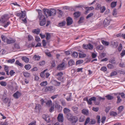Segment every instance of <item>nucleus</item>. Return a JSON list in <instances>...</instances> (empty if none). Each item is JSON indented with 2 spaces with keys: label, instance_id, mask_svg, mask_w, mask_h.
Wrapping results in <instances>:
<instances>
[{
  "label": "nucleus",
  "instance_id": "f257e3e1",
  "mask_svg": "<svg viewBox=\"0 0 125 125\" xmlns=\"http://www.w3.org/2000/svg\"><path fill=\"white\" fill-rule=\"evenodd\" d=\"M44 14L46 17L55 15L56 13V10L52 9L51 10L44 9L43 10Z\"/></svg>",
  "mask_w": 125,
  "mask_h": 125
},
{
  "label": "nucleus",
  "instance_id": "f03ea898",
  "mask_svg": "<svg viewBox=\"0 0 125 125\" xmlns=\"http://www.w3.org/2000/svg\"><path fill=\"white\" fill-rule=\"evenodd\" d=\"M38 13V17L40 21V24L41 26L44 25L46 23L45 18L44 16L42 15V11L40 10H37Z\"/></svg>",
  "mask_w": 125,
  "mask_h": 125
},
{
  "label": "nucleus",
  "instance_id": "7ed1b4c3",
  "mask_svg": "<svg viewBox=\"0 0 125 125\" xmlns=\"http://www.w3.org/2000/svg\"><path fill=\"white\" fill-rule=\"evenodd\" d=\"M67 118L68 119L73 123H75L77 121L78 118L76 116H73L71 113H69L67 115Z\"/></svg>",
  "mask_w": 125,
  "mask_h": 125
},
{
  "label": "nucleus",
  "instance_id": "20e7f679",
  "mask_svg": "<svg viewBox=\"0 0 125 125\" xmlns=\"http://www.w3.org/2000/svg\"><path fill=\"white\" fill-rule=\"evenodd\" d=\"M9 18V17L8 16V15L5 14L1 17L0 21L3 23H4Z\"/></svg>",
  "mask_w": 125,
  "mask_h": 125
},
{
  "label": "nucleus",
  "instance_id": "39448f33",
  "mask_svg": "<svg viewBox=\"0 0 125 125\" xmlns=\"http://www.w3.org/2000/svg\"><path fill=\"white\" fill-rule=\"evenodd\" d=\"M83 47L86 49L92 50L93 48V46L90 43H89L88 44H83Z\"/></svg>",
  "mask_w": 125,
  "mask_h": 125
},
{
  "label": "nucleus",
  "instance_id": "423d86ee",
  "mask_svg": "<svg viewBox=\"0 0 125 125\" xmlns=\"http://www.w3.org/2000/svg\"><path fill=\"white\" fill-rule=\"evenodd\" d=\"M86 101H87L88 104H89L91 105L92 104V101H96V98L95 97H91L89 100L88 99V98H86Z\"/></svg>",
  "mask_w": 125,
  "mask_h": 125
},
{
  "label": "nucleus",
  "instance_id": "0eeeda50",
  "mask_svg": "<svg viewBox=\"0 0 125 125\" xmlns=\"http://www.w3.org/2000/svg\"><path fill=\"white\" fill-rule=\"evenodd\" d=\"M64 64V63L62 62L57 67V69L59 70H62L64 69L65 68Z\"/></svg>",
  "mask_w": 125,
  "mask_h": 125
},
{
  "label": "nucleus",
  "instance_id": "6e6552de",
  "mask_svg": "<svg viewBox=\"0 0 125 125\" xmlns=\"http://www.w3.org/2000/svg\"><path fill=\"white\" fill-rule=\"evenodd\" d=\"M63 74V73L62 72L59 73L57 74L56 75V76L58 77L57 78L58 79L61 81H62L63 79L62 78V77Z\"/></svg>",
  "mask_w": 125,
  "mask_h": 125
},
{
  "label": "nucleus",
  "instance_id": "1a4fd4ad",
  "mask_svg": "<svg viewBox=\"0 0 125 125\" xmlns=\"http://www.w3.org/2000/svg\"><path fill=\"white\" fill-rule=\"evenodd\" d=\"M58 121L59 122H62L63 121V115L61 114H59L57 117Z\"/></svg>",
  "mask_w": 125,
  "mask_h": 125
},
{
  "label": "nucleus",
  "instance_id": "9d476101",
  "mask_svg": "<svg viewBox=\"0 0 125 125\" xmlns=\"http://www.w3.org/2000/svg\"><path fill=\"white\" fill-rule=\"evenodd\" d=\"M15 41V40L10 38L9 39H6V42L8 44H10L14 43Z\"/></svg>",
  "mask_w": 125,
  "mask_h": 125
},
{
  "label": "nucleus",
  "instance_id": "9b49d317",
  "mask_svg": "<svg viewBox=\"0 0 125 125\" xmlns=\"http://www.w3.org/2000/svg\"><path fill=\"white\" fill-rule=\"evenodd\" d=\"M110 20L109 17L107 18L104 21V23L105 25L107 26L109 25L110 22Z\"/></svg>",
  "mask_w": 125,
  "mask_h": 125
},
{
  "label": "nucleus",
  "instance_id": "f8f14e48",
  "mask_svg": "<svg viewBox=\"0 0 125 125\" xmlns=\"http://www.w3.org/2000/svg\"><path fill=\"white\" fill-rule=\"evenodd\" d=\"M53 87L52 86L46 87L43 88L45 92H47L48 91H51L53 90Z\"/></svg>",
  "mask_w": 125,
  "mask_h": 125
},
{
  "label": "nucleus",
  "instance_id": "ddd939ff",
  "mask_svg": "<svg viewBox=\"0 0 125 125\" xmlns=\"http://www.w3.org/2000/svg\"><path fill=\"white\" fill-rule=\"evenodd\" d=\"M21 95V94L18 91L14 94L13 96L14 98L16 99L18 98Z\"/></svg>",
  "mask_w": 125,
  "mask_h": 125
},
{
  "label": "nucleus",
  "instance_id": "4468645a",
  "mask_svg": "<svg viewBox=\"0 0 125 125\" xmlns=\"http://www.w3.org/2000/svg\"><path fill=\"white\" fill-rule=\"evenodd\" d=\"M67 25H70L72 23L73 21L72 19L70 17H68L67 19Z\"/></svg>",
  "mask_w": 125,
  "mask_h": 125
},
{
  "label": "nucleus",
  "instance_id": "2eb2a0df",
  "mask_svg": "<svg viewBox=\"0 0 125 125\" xmlns=\"http://www.w3.org/2000/svg\"><path fill=\"white\" fill-rule=\"evenodd\" d=\"M40 31V30L39 29H35L32 30V31L33 33L37 34H39Z\"/></svg>",
  "mask_w": 125,
  "mask_h": 125
},
{
  "label": "nucleus",
  "instance_id": "dca6fc26",
  "mask_svg": "<svg viewBox=\"0 0 125 125\" xmlns=\"http://www.w3.org/2000/svg\"><path fill=\"white\" fill-rule=\"evenodd\" d=\"M21 59L26 63H28L29 61V59L26 57H23L21 58Z\"/></svg>",
  "mask_w": 125,
  "mask_h": 125
},
{
  "label": "nucleus",
  "instance_id": "f3484780",
  "mask_svg": "<svg viewBox=\"0 0 125 125\" xmlns=\"http://www.w3.org/2000/svg\"><path fill=\"white\" fill-rule=\"evenodd\" d=\"M82 113L84 115H87L89 114V112L88 110L84 109L82 110Z\"/></svg>",
  "mask_w": 125,
  "mask_h": 125
},
{
  "label": "nucleus",
  "instance_id": "a211bd4d",
  "mask_svg": "<svg viewBox=\"0 0 125 125\" xmlns=\"http://www.w3.org/2000/svg\"><path fill=\"white\" fill-rule=\"evenodd\" d=\"M4 102H5L7 103H8V106H10V99H9L8 98H5L4 100Z\"/></svg>",
  "mask_w": 125,
  "mask_h": 125
},
{
  "label": "nucleus",
  "instance_id": "6ab92c4d",
  "mask_svg": "<svg viewBox=\"0 0 125 125\" xmlns=\"http://www.w3.org/2000/svg\"><path fill=\"white\" fill-rule=\"evenodd\" d=\"M55 107L58 110L60 109L61 107L60 105L57 103H56L55 105Z\"/></svg>",
  "mask_w": 125,
  "mask_h": 125
},
{
  "label": "nucleus",
  "instance_id": "aec40b11",
  "mask_svg": "<svg viewBox=\"0 0 125 125\" xmlns=\"http://www.w3.org/2000/svg\"><path fill=\"white\" fill-rule=\"evenodd\" d=\"M112 45L114 47H116L118 45V43L117 42H111Z\"/></svg>",
  "mask_w": 125,
  "mask_h": 125
},
{
  "label": "nucleus",
  "instance_id": "412c9836",
  "mask_svg": "<svg viewBox=\"0 0 125 125\" xmlns=\"http://www.w3.org/2000/svg\"><path fill=\"white\" fill-rule=\"evenodd\" d=\"M74 17L76 18H78L80 16V13L79 12H76L74 13Z\"/></svg>",
  "mask_w": 125,
  "mask_h": 125
},
{
  "label": "nucleus",
  "instance_id": "4be33fe9",
  "mask_svg": "<svg viewBox=\"0 0 125 125\" xmlns=\"http://www.w3.org/2000/svg\"><path fill=\"white\" fill-rule=\"evenodd\" d=\"M40 58V57L38 55H35L33 57V59L35 60H39Z\"/></svg>",
  "mask_w": 125,
  "mask_h": 125
},
{
  "label": "nucleus",
  "instance_id": "5701e85b",
  "mask_svg": "<svg viewBox=\"0 0 125 125\" xmlns=\"http://www.w3.org/2000/svg\"><path fill=\"white\" fill-rule=\"evenodd\" d=\"M48 84L47 81H45L42 82L40 83V85L42 86H46Z\"/></svg>",
  "mask_w": 125,
  "mask_h": 125
},
{
  "label": "nucleus",
  "instance_id": "b1692460",
  "mask_svg": "<svg viewBox=\"0 0 125 125\" xmlns=\"http://www.w3.org/2000/svg\"><path fill=\"white\" fill-rule=\"evenodd\" d=\"M68 64L69 65L71 66L74 64V62L73 60L72 59L70 60L68 62Z\"/></svg>",
  "mask_w": 125,
  "mask_h": 125
},
{
  "label": "nucleus",
  "instance_id": "393cba45",
  "mask_svg": "<svg viewBox=\"0 0 125 125\" xmlns=\"http://www.w3.org/2000/svg\"><path fill=\"white\" fill-rule=\"evenodd\" d=\"M24 76L26 77H28L30 76V74L27 72H24L23 73Z\"/></svg>",
  "mask_w": 125,
  "mask_h": 125
},
{
  "label": "nucleus",
  "instance_id": "a878e982",
  "mask_svg": "<svg viewBox=\"0 0 125 125\" xmlns=\"http://www.w3.org/2000/svg\"><path fill=\"white\" fill-rule=\"evenodd\" d=\"M70 110L67 108H64L63 109L64 113L65 114H67L68 113L70 112Z\"/></svg>",
  "mask_w": 125,
  "mask_h": 125
},
{
  "label": "nucleus",
  "instance_id": "bb28decb",
  "mask_svg": "<svg viewBox=\"0 0 125 125\" xmlns=\"http://www.w3.org/2000/svg\"><path fill=\"white\" fill-rule=\"evenodd\" d=\"M41 108V106L40 105L37 104L36 105V106L35 107V110H39Z\"/></svg>",
  "mask_w": 125,
  "mask_h": 125
},
{
  "label": "nucleus",
  "instance_id": "cd10ccee",
  "mask_svg": "<svg viewBox=\"0 0 125 125\" xmlns=\"http://www.w3.org/2000/svg\"><path fill=\"white\" fill-rule=\"evenodd\" d=\"M105 97L108 100H111L113 99L114 98L113 96L110 95H106L105 96Z\"/></svg>",
  "mask_w": 125,
  "mask_h": 125
},
{
  "label": "nucleus",
  "instance_id": "c85d7f7f",
  "mask_svg": "<svg viewBox=\"0 0 125 125\" xmlns=\"http://www.w3.org/2000/svg\"><path fill=\"white\" fill-rule=\"evenodd\" d=\"M24 67L26 70H29L31 68V66L30 64H28L25 65V66Z\"/></svg>",
  "mask_w": 125,
  "mask_h": 125
},
{
  "label": "nucleus",
  "instance_id": "c756f323",
  "mask_svg": "<svg viewBox=\"0 0 125 125\" xmlns=\"http://www.w3.org/2000/svg\"><path fill=\"white\" fill-rule=\"evenodd\" d=\"M102 42L103 44L105 46H108L109 45V42L104 40H102Z\"/></svg>",
  "mask_w": 125,
  "mask_h": 125
},
{
  "label": "nucleus",
  "instance_id": "7c9ffc66",
  "mask_svg": "<svg viewBox=\"0 0 125 125\" xmlns=\"http://www.w3.org/2000/svg\"><path fill=\"white\" fill-rule=\"evenodd\" d=\"M104 47L102 45L98 46L96 47V49L97 50H103Z\"/></svg>",
  "mask_w": 125,
  "mask_h": 125
},
{
  "label": "nucleus",
  "instance_id": "2f4dec72",
  "mask_svg": "<svg viewBox=\"0 0 125 125\" xmlns=\"http://www.w3.org/2000/svg\"><path fill=\"white\" fill-rule=\"evenodd\" d=\"M52 104V102L51 100H48L46 103V105L48 106H50Z\"/></svg>",
  "mask_w": 125,
  "mask_h": 125
},
{
  "label": "nucleus",
  "instance_id": "473e14b6",
  "mask_svg": "<svg viewBox=\"0 0 125 125\" xmlns=\"http://www.w3.org/2000/svg\"><path fill=\"white\" fill-rule=\"evenodd\" d=\"M78 56V54L77 52H73L72 54V56L74 57H76Z\"/></svg>",
  "mask_w": 125,
  "mask_h": 125
},
{
  "label": "nucleus",
  "instance_id": "72a5a7b5",
  "mask_svg": "<svg viewBox=\"0 0 125 125\" xmlns=\"http://www.w3.org/2000/svg\"><path fill=\"white\" fill-rule=\"evenodd\" d=\"M116 2H113L111 4V6L112 8L115 7L116 5Z\"/></svg>",
  "mask_w": 125,
  "mask_h": 125
},
{
  "label": "nucleus",
  "instance_id": "f704fd0d",
  "mask_svg": "<svg viewBox=\"0 0 125 125\" xmlns=\"http://www.w3.org/2000/svg\"><path fill=\"white\" fill-rule=\"evenodd\" d=\"M90 118L89 117H87L85 121L84 125H86L88 124L90 122Z\"/></svg>",
  "mask_w": 125,
  "mask_h": 125
},
{
  "label": "nucleus",
  "instance_id": "c9c22d12",
  "mask_svg": "<svg viewBox=\"0 0 125 125\" xmlns=\"http://www.w3.org/2000/svg\"><path fill=\"white\" fill-rule=\"evenodd\" d=\"M1 38L2 40L4 42H6L7 38L4 35H2L1 36Z\"/></svg>",
  "mask_w": 125,
  "mask_h": 125
},
{
  "label": "nucleus",
  "instance_id": "e433bc0d",
  "mask_svg": "<svg viewBox=\"0 0 125 125\" xmlns=\"http://www.w3.org/2000/svg\"><path fill=\"white\" fill-rule=\"evenodd\" d=\"M3 23V26L4 28H6L10 24V22L9 21H8L6 23Z\"/></svg>",
  "mask_w": 125,
  "mask_h": 125
},
{
  "label": "nucleus",
  "instance_id": "4c0bfd02",
  "mask_svg": "<svg viewBox=\"0 0 125 125\" xmlns=\"http://www.w3.org/2000/svg\"><path fill=\"white\" fill-rule=\"evenodd\" d=\"M4 69L5 71L6 72V74L7 75H9V73L8 72V68L7 66L5 65L4 67Z\"/></svg>",
  "mask_w": 125,
  "mask_h": 125
},
{
  "label": "nucleus",
  "instance_id": "58836bf2",
  "mask_svg": "<svg viewBox=\"0 0 125 125\" xmlns=\"http://www.w3.org/2000/svg\"><path fill=\"white\" fill-rule=\"evenodd\" d=\"M117 12L116 10L114 9L113 12V15L115 17H117Z\"/></svg>",
  "mask_w": 125,
  "mask_h": 125
},
{
  "label": "nucleus",
  "instance_id": "ea45409f",
  "mask_svg": "<svg viewBox=\"0 0 125 125\" xmlns=\"http://www.w3.org/2000/svg\"><path fill=\"white\" fill-rule=\"evenodd\" d=\"M117 103H119L121 102L122 101V100L120 96L119 95H118L117 96Z\"/></svg>",
  "mask_w": 125,
  "mask_h": 125
},
{
  "label": "nucleus",
  "instance_id": "a19ab883",
  "mask_svg": "<svg viewBox=\"0 0 125 125\" xmlns=\"http://www.w3.org/2000/svg\"><path fill=\"white\" fill-rule=\"evenodd\" d=\"M0 85L2 86H5L7 85V83L5 82L2 81L0 83Z\"/></svg>",
  "mask_w": 125,
  "mask_h": 125
},
{
  "label": "nucleus",
  "instance_id": "79ce46f5",
  "mask_svg": "<svg viewBox=\"0 0 125 125\" xmlns=\"http://www.w3.org/2000/svg\"><path fill=\"white\" fill-rule=\"evenodd\" d=\"M15 63L20 66H23V64L20 63L18 60L16 61Z\"/></svg>",
  "mask_w": 125,
  "mask_h": 125
},
{
  "label": "nucleus",
  "instance_id": "37998d69",
  "mask_svg": "<svg viewBox=\"0 0 125 125\" xmlns=\"http://www.w3.org/2000/svg\"><path fill=\"white\" fill-rule=\"evenodd\" d=\"M79 57L80 58H83L85 57L86 56V54L82 53H79Z\"/></svg>",
  "mask_w": 125,
  "mask_h": 125
},
{
  "label": "nucleus",
  "instance_id": "c03bdc74",
  "mask_svg": "<svg viewBox=\"0 0 125 125\" xmlns=\"http://www.w3.org/2000/svg\"><path fill=\"white\" fill-rule=\"evenodd\" d=\"M53 82L55 83L54 84L56 86H59L60 85V82H59L56 80H54Z\"/></svg>",
  "mask_w": 125,
  "mask_h": 125
},
{
  "label": "nucleus",
  "instance_id": "a18cd8bd",
  "mask_svg": "<svg viewBox=\"0 0 125 125\" xmlns=\"http://www.w3.org/2000/svg\"><path fill=\"white\" fill-rule=\"evenodd\" d=\"M84 120V117L83 116H81L79 119V121L80 122H83Z\"/></svg>",
  "mask_w": 125,
  "mask_h": 125
},
{
  "label": "nucleus",
  "instance_id": "49530a36",
  "mask_svg": "<svg viewBox=\"0 0 125 125\" xmlns=\"http://www.w3.org/2000/svg\"><path fill=\"white\" fill-rule=\"evenodd\" d=\"M106 119V117L104 116H103L102 117L101 119V122L103 123L105 121V120Z\"/></svg>",
  "mask_w": 125,
  "mask_h": 125
},
{
  "label": "nucleus",
  "instance_id": "de8ad7c7",
  "mask_svg": "<svg viewBox=\"0 0 125 125\" xmlns=\"http://www.w3.org/2000/svg\"><path fill=\"white\" fill-rule=\"evenodd\" d=\"M22 13H21V18H24L25 15V11H21Z\"/></svg>",
  "mask_w": 125,
  "mask_h": 125
},
{
  "label": "nucleus",
  "instance_id": "09e8293b",
  "mask_svg": "<svg viewBox=\"0 0 125 125\" xmlns=\"http://www.w3.org/2000/svg\"><path fill=\"white\" fill-rule=\"evenodd\" d=\"M124 109V107L123 106H121L119 107L118 108V109L119 110V112H121Z\"/></svg>",
  "mask_w": 125,
  "mask_h": 125
},
{
  "label": "nucleus",
  "instance_id": "8fccbe9b",
  "mask_svg": "<svg viewBox=\"0 0 125 125\" xmlns=\"http://www.w3.org/2000/svg\"><path fill=\"white\" fill-rule=\"evenodd\" d=\"M46 39L47 40H49L50 38V35L49 33H46Z\"/></svg>",
  "mask_w": 125,
  "mask_h": 125
},
{
  "label": "nucleus",
  "instance_id": "3c124183",
  "mask_svg": "<svg viewBox=\"0 0 125 125\" xmlns=\"http://www.w3.org/2000/svg\"><path fill=\"white\" fill-rule=\"evenodd\" d=\"M107 67L110 69H113L114 68V66L112 64H109L107 65Z\"/></svg>",
  "mask_w": 125,
  "mask_h": 125
},
{
  "label": "nucleus",
  "instance_id": "603ef678",
  "mask_svg": "<svg viewBox=\"0 0 125 125\" xmlns=\"http://www.w3.org/2000/svg\"><path fill=\"white\" fill-rule=\"evenodd\" d=\"M110 114L111 115L115 116L117 115V114L115 112L112 111L110 112Z\"/></svg>",
  "mask_w": 125,
  "mask_h": 125
},
{
  "label": "nucleus",
  "instance_id": "864d4df0",
  "mask_svg": "<svg viewBox=\"0 0 125 125\" xmlns=\"http://www.w3.org/2000/svg\"><path fill=\"white\" fill-rule=\"evenodd\" d=\"M100 10L101 11V13H103L105 10V8L104 6H103L101 7Z\"/></svg>",
  "mask_w": 125,
  "mask_h": 125
},
{
  "label": "nucleus",
  "instance_id": "5fc2aeb1",
  "mask_svg": "<svg viewBox=\"0 0 125 125\" xmlns=\"http://www.w3.org/2000/svg\"><path fill=\"white\" fill-rule=\"evenodd\" d=\"M65 22L63 21L61 23H59L58 26L60 27H62L64 26L65 25Z\"/></svg>",
  "mask_w": 125,
  "mask_h": 125
},
{
  "label": "nucleus",
  "instance_id": "6e6d98bb",
  "mask_svg": "<svg viewBox=\"0 0 125 125\" xmlns=\"http://www.w3.org/2000/svg\"><path fill=\"white\" fill-rule=\"evenodd\" d=\"M117 74V73L116 72L114 71L111 73L110 75L111 76H115Z\"/></svg>",
  "mask_w": 125,
  "mask_h": 125
},
{
  "label": "nucleus",
  "instance_id": "4d7b16f0",
  "mask_svg": "<svg viewBox=\"0 0 125 125\" xmlns=\"http://www.w3.org/2000/svg\"><path fill=\"white\" fill-rule=\"evenodd\" d=\"M15 61V59H10L8 61V63H12L14 62Z\"/></svg>",
  "mask_w": 125,
  "mask_h": 125
},
{
  "label": "nucleus",
  "instance_id": "13d9d810",
  "mask_svg": "<svg viewBox=\"0 0 125 125\" xmlns=\"http://www.w3.org/2000/svg\"><path fill=\"white\" fill-rule=\"evenodd\" d=\"M119 95H120L122 98H125V94L123 93H119Z\"/></svg>",
  "mask_w": 125,
  "mask_h": 125
},
{
  "label": "nucleus",
  "instance_id": "bf43d9fd",
  "mask_svg": "<svg viewBox=\"0 0 125 125\" xmlns=\"http://www.w3.org/2000/svg\"><path fill=\"white\" fill-rule=\"evenodd\" d=\"M110 62L112 63H115V59L114 58H113L111 59L109 61Z\"/></svg>",
  "mask_w": 125,
  "mask_h": 125
},
{
  "label": "nucleus",
  "instance_id": "052dcab7",
  "mask_svg": "<svg viewBox=\"0 0 125 125\" xmlns=\"http://www.w3.org/2000/svg\"><path fill=\"white\" fill-rule=\"evenodd\" d=\"M83 60H78L77 61L76 64L77 65L79 64L83 63Z\"/></svg>",
  "mask_w": 125,
  "mask_h": 125
},
{
  "label": "nucleus",
  "instance_id": "680f3d73",
  "mask_svg": "<svg viewBox=\"0 0 125 125\" xmlns=\"http://www.w3.org/2000/svg\"><path fill=\"white\" fill-rule=\"evenodd\" d=\"M122 44L121 43L120 44L118 48V51H121L122 49Z\"/></svg>",
  "mask_w": 125,
  "mask_h": 125
},
{
  "label": "nucleus",
  "instance_id": "e2e57ef3",
  "mask_svg": "<svg viewBox=\"0 0 125 125\" xmlns=\"http://www.w3.org/2000/svg\"><path fill=\"white\" fill-rule=\"evenodd\" d=\"M41 39L40 37L38 36H36L35 37V40L37 42H39L40 41Z\"/></svg>",
  "mask_w": 125,
  "mask_h": 125
},
{
  "label": "nucleus",
  "instance_id": "0e129e2a",
  "mask_svg": "<svg viewBox=\"0 0 125 125\" xmlns=\"http://www.w3.org/2000/svg\"><path fill=\"white\" fill-rule=\"evenodd\" d=\"M101 70L102 71L104 72L106 71L107 69L105 67H103L101 68Z\"/></svg>",
  "mask_w": 125,
  "mask_h": 125
},
{
  "label": "nucleus",
  "instance_id": "69168bd1",
  "mask_svg": "<svg viewBox=\"0 0 125 125\" xmlns=\"http://www.w3.org/2000/svg\"><path fill=\"white\" fill-rule=\"evenodd\" d=\"M84 19V18L83 17H81L80 18L79 20L78 21V23H80L82 22H83V21Z\"/></svg>",
  "mask_w": 125,
  "mask_h": 125
},
{
  "label": "nucleus",
  "instance_id": "338daca9",
  "mask_svg": "<svg viewBox=\"0 0 125 125\" xmlns=\"http://www.w3.org/2000/svg\"><path fill=\"white\" fill-rule=\"evenodd\" d=\"M106 55V53H102L100 55V56L101 58H103Z\"/></svg>",
  "mask_w": 125,
  "mask_h": 125
},
{
  "label": "nucleus",
  "instance_id": "774afa93",
  "mask_svg": "<svg viewBox=\"0 0 125 125\" xmlns=\"http://www.w3.org/2000/svg\"><path fill=\"white\" fill-rule=\"evenodd\" d=\"M122 57H123L125 55V50H123L120 54Z\"/></svg>",
  "mask_w": 125,
  "mask_h": 125
}]
</instances>
